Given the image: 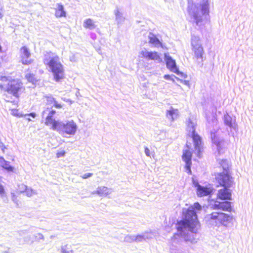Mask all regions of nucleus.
I'll return each instance as SVG.
<instances>
[{
  "label": "nucleus",
  "mask_w": 253,
  "mask_h": 253,
  "mask_svg": "<svg viewBox=\"0 0 253 253\" xmlns=\"http://www.w3.org/2000/svg\"><path fill=\"white\" fill-rule=\"evenodd\" d=\"M0 90L6 93L7 101H11L9 97L18 99L25 90L22 82L18 79H12L8 76H0Z\"/></svg>",
  "instance_id": "obj_1"
},
{
  "label": "nucleus",
  "mask_w": 253,
  "mask_h": 253,
  "mask_svg": "<svg viewBox=\"0 0 253 253\" xmlns=\"http://www.w3.org/2000/svg\"><path fill=\"white\" fill-rule=\"evenodd\" d=\"M184 216V219L177 222V230L183 232L188 229L192 232H196L197 229L200 226L196 212L193 210L188 209Z\"/></svg>",
  "instance_id": "obj_2"
},
{
  "label": "nucleus",
  "mask_w": 253,
  "mask_h": 253,
  "mask_svg": "<svg viewBox=\"0 0 253 253\" xmlns=\"http://www.w3.org/2000/svg\"><path fill=\"white\" fill-rule=\"evenodd\" d=\"M224 171L215 174L214 181L217 187H230L234 183V178L229 169L228 162L222 160L219 163Z\"/></svg>",
  "instance_id": "obj_3"
},
{
  "label": "nucleus",
  "mask_w": 253,
  "mask_h": 253,
  "mask_svg": "<svg viewBox=\"0 0 253 253\" xmlns=\"http://www.w3.org/2000/svg\"><path fill=\"white\" fill-rule=\"evenodd\" d=\"M47 61L45 65L47 66L52 73L54 81L59 82L65 78V69L63 65L60 61L58 55H55Z\"/></svg>",
  "instance_id": "obj_4"
},
{
  "label": "nucleus",
  "mask_w": 253,
  "mask_h": 253,
  "mask_svg": "<svg viewBox=\"0 0 253 253\" xmlns=\"http://www.w3.org/2000/svg\"><path fill=\"white\" fill-rule=\"evenodd\" d=\"M206 223L227 226L233 219V216L222 212L213 211L205 216Z\"/></svg>",
  "instance_id": "obj_5"
},
{
  "label": "nucleus",
  "mask_w": 253,
  "mask_h": 253,
  "mask_svg": "<svg viewBox=\"0 0 253 253\" xmlns=\"http://www.w3.org/2000/svg\"><path fill=\"white\" fill-rule=\"evenodd\" d=\"M188 12L191 15L196 24H198L202 21V16L207 14L209 10L206 4H194L189 8Z\"/></svg>",
  "instance_id": "obj_6"
},
{
  "label": "nucleus",
  "mask_w": 253,
  "mask_h": 253,
  "mask_svg": "<svg viewBox=\"0 0 253 253\" xmlns=\"http://www.w3.org/2000/svg\"><path fill=\"white\" fill-rule=\"evenodd\" d=\"M55 113V110H50L45 118L44 124L46 126H50L53 130L60 131L61 130V122L55 120L54 115Z\"/></svg>",
  "instance_id": "obj_7"
},
{
  "label": "nucleus",
  "mask_w": 253,
  "mask_h": 253,
  "mask_svg": "<svg viewBox=\"0 0 253 253\" xmlns=\"http://www.w3.org/2000/svg\"><path fill=\"white\" fill-rule=\"evenodd\" d=\"M20 62L24 65H28L33 63V60L30 58L31 53L26 46H23L20 49Z\"/></svg>",
  "instance_id": "obj_8"
},
{
  "label": "nucleus",
  "mask_w": 253,
  "mask_h": 253,
  "mask_svg": "<svg viewBox=\"0 0 253 253\" xmlns=\"http://www.w3.org/2000/svg\"><path fill=\"white\" fill-rule=\"evenodd\" d=\"M187 147L188 149L183 151L181 157L182 160L185 163V169H186L187 173L189 174H191V167L192 166V152L189 149V147L188 146Z\"/></svg>",
  "instance_id": "obj_9"
},
{
  "label": "nucleus",
  "mask_w": 253,
  "mask_h": 253,
  "mask_svg": "<svg viewBox=\"0 0 253 253\" xmlns=\"http://www.w3.org/2000/svg\"><path fill=\"white\" fill-rule=\"evenodd\" d=\"M77 128L76 123L73 120H71L67 122L66 124L61 123V130L59 131H62L66 134L73 135L76 133Z\"/></svg>",
  "instance_id": "obj_10"
},
{
  "label": "nucleus",
  "mask_w": 253,
  "mask_h": 253,
  "mask_svg": "<svg viewBox=\"0 0 253 253\" xmlns=\"http://www.w3.org/2000/svg\"><path fill=\"white\" fill-rule=\"evenodd\" d=\"M212 209L215 210H221L223 211L231 212L232 211V207L231 203L229 201H224L215 203L212 207Z\"/></svg>",
  "instance_id": "obj_11"
},
{
  "label": "nucleus",
  "mask_w": 253,
  "mask_h": 253,
  "mask_svg": "<svg viewBox=\"0 0 253 253\" xmlns=\"http://www.w3.org/2000/svg\"><path fill=\"white\" fill-rule=\"evenodd\" d=\"M198 41L199 40H197L195 37L192 40V49L197 59L202 58L203 53V47L199 44Z\"/></svg>",
  "instance_id": "obj_12"
},
{
  "label": "nucleus",
  "mask_w": 253,
  "mask_h": 253,
  "mask_svg": "<svg viewBox=\"0 0 253 253\" xmlns=\"http://www.w3.org/2000/svg\"><path fill=\"white\" fill-rule=\"evenodd\" d=\"M216 198L221 200H231V190L229 187H223L219 189L217 193Z\"/></svg>",
  "instance_id": "obj_13"
},
{
  "label": "nucleus",
  "mask_w": 253,
  "mask_h": 253,
  "mask_svg": "<svg viewBox=\"0 0 253 253\" xmlns=\"http://www.w3.org/2000/svg\"><path fill=\"white\" fill-rule=\"evenodd\" d=\"M141 54L143 58L148 60L158 61L159 62L162 61L159 54L156 51L148 52L142 51L141 52Z\"/></svg>",
  "instance_id": "obj_14"
},
{
  "label": "nucleus",
  "mask_w": 253,
  "mask_h": 253,
  "mask_svg": "<svg viewBox=\"0 0 253 253\" xmlns=\"http://www.w3.org/2000/svg\"><path fill=\"white\" fill-rule=\"evenodd\" d=\"M197 194L199 197H204L211 194L212 190L208 187H204L197 184Z\"/></svg>",
  "instance_id": "obj_15"
},
{
  "label": "nucleus",
  "mask_w": 253,
  "mask_h": 253,
  "mask_svg": "<svg viewBox=\"0 0 253 253\" xmlns=\"http://www.w3.org/2000/svg\"><path fill=\"white\" fill-rule=\"evenodd\" d=\"M165 57L167 68L171 71L176 73L177 69L176 66V63L174 60L166 54H165Z\"/></svg>",
  "instance_id": "obj_16"
},
{
  "label": "nucleus",
  "mask_w": 253,
  "mask_h": 253,
  "mask_svg": "<svg viewBox=\"0 0 253 253\" xmlns=\"http://www.w3.org/2000/svg\"><path fill=\"white\" fill-rule=\"evenodd\" d=\"M46 105H51L53 104V106L57 109H61L63 105L57 102L55 98L51 95H46L44 96Z\"/></svg>",
  "instance_id": "obj_17"
},
{
  "label": "nucleus",
  "mask_w": 253,
  "mask_h": 253,
  "mask_svg": "<svg viewBox=\"0 0 253 253\" xmlns=\"http://www.w3.org/2000/svg\"><path fill=\"white\" fill-rule=\"evenodd\" d=\"M224 122L226 126L230 127L236 128L237 126L235 120H233L232 117L228 114L224 116Z\"/></svg>",
  "instance_id": "obj_18"
},
{
  "label": "nucleus",
  "mask_w": 253,
  "mask_h": 253,
  "mask_svg": "<svg viewBox=\"0 0 253 253\" xmlns=\"http://www.w3.org/2000/svg\"><path fill=\"white\" fill-rule=\"evenodd\" d=\"M191 137L193 139L194 148H199L202 146V141L201 136L196 132L192 134Z\"/></svg>",
  "instance_id": "obj_19"
},
{
  "label": "nucleus",
  "mask_w": 253,
  "mask_h": 253,
  "mask_svg": "<svg viewBox=\"0 0 253 253\" xmlns=\"http://www.w3.org/2000/svg\"><path fill=\"white\" fill-rule=\"evenodd\" d=\"M0 164L1 167L7 171H13L14 168L11 166L9 162L5 161L3 157H0Z\"/></svg>",
  "instance_id": "obj_20"
},
{
  "label": "nucleus",
  "mask_w": 253,
  "mask_h": 253,
  "mask_svg": "<svg viewBox=\"0 0 253 253\" xmlns=\"http://www.w3.org/2000/svg\"><path fill=\"white\" fill-rule=\"evenodd\" d=\"M93 194H96L101 196H106L110 194V192L107 187L100 186L98 187L97 190L93 192Z\"/></svg>",
  "instance_id": "obj_21"
},
{
  "label": "nucleus",
  "mask_w": 253,
  "mask_h": 253,
  "mask_svg": "<svg viewBox=\"0 0 253 253\" xmlns=\"http://www.w3.org/2000/svg\"><path fill=\"white\" fill-rule=\"evenodd\" d=\"M55 15L56 17H61L66 16V12L64 10V7L62 4L58 3L57 8L55 10Z\"/></svg>",
  "instance_id": "obj_22"
},
{
  "label": "nucleus",
  "mask_w": 253,
  "mask_h": 253,
  "mask_svg": "<svg viewBox=\"0 0 253 253\" xmlns=\"http://www.w3.org/2000/svg\"><path fill=\"white\" fill-rule=\"evenodd\" d=\"M149 42L153 44L155 46H163L162 43L159 41L155 35H153L152 37L149 38Z\"/></svg>",
  "instance_id": "obj_23"
},
{
  "label": "nucleus",
  "mask_w": 253,
  "mask_h": 253,
  "mask_svg": "<svg viewBox=\"0 0 253 253\" xmlns=\"http://www.w3.org/2000/svg\"><path fill=\"white\" fill-rule=\"evenodd\" d=\"M187 127L189 130H192V134L196 133V123L194 122L192 120L188 119L187 122Z\"/></svg>",
  "instance_id": "obj_24"
},
{
  "label": "nucleus",
  "mask_w": 253,
  "mask_h": 253,
  "mask_svg": "<svg viewBox=\"0 0 253 253\" xmlns=\"http://www.w3.org/2000/svg\"><path fill=\"white\" fill-rule=\"evenodd\" d=\"M84 27L86 29H92L95 28V24L92 20L88 18L84 21Z\"/></svg>",
  "instance_id": "obj_25"
},
{
  "label": "nucleus",
  "mask_w": 253,
  "mask_h": 253,
  "mask_svg": "<svg viewBox=\"0 0 253 253\" xmlns=\"http://www.w3.org/2000/svg\"><path fill=\"white\" fill-rule=\"evenodd\" d=\"M25 78L28 82L32 83H34L37 81L35 75L32 73H29L26 75Z\"/></svg>",
  "instance_id": "obj_26"
},
{
  "label": "nucleus",
  "mask_w": 253,
  "mask_h": 253,
  "mask_svg": "<svg viewBox=\"0 0 253 253\" xmlns=\"http://www.w3.org/2000/svg\"><path fill=\"white\" fill-rule=\"evenodd\" d=\"M61 252L62 253H73L71 247L68 245H66L62 247Z\"/></svg>",
  "instance_id": "obj_27"
},
{
  "label": "nucleus",
  "mask_w": 253,
  "mask_h": 253,
  "mask_svg": "<svg viewBox=\"0 0 253 253\" xmlns=\"http://www.w3.org/2000/svg\"><path fill=\"white\" fill-rule=\"evenodd\" d=\"M25 195L28 197H31L33 195L36 194V192L34 190L32 189L31 188H29L28 187H26L24 191Z\"/></svg>",
  "instance_id": "obj_28"
},
{
  "label": "nucleus",
  "mask_w": 253,
  "mask_h": 253,
  "mask_svg": "<svg viewBox=\"0 0 253 253\" xmlns=\"http://www.w3.org/2000/svg\"><path fill=\"white\" fill-rule=\"evenodd\" d=\"M195 149L196 150H197V156L199 157V158H200L202 156V153L203 152V150H202V146H199V148H195Z\"/></svg>",
  "instance_id": "obj_29"
},
{
  "label": "nucleus",
  "mask_w": 253,
  "mask_h": 253,
  "mask_svg": "<svg viewBox=\"0 0 253 253\" xmlns=\"http://www.w3.org/2000/svg\"><path fill=\"white\" fill-rule=\"evenodd\" d=\"M18 110L16 109H13L11 110V113L13 116H17V117H21L22 115L19 113Z\"/></svg>",
  "instance_id": "obj_30"
},
{
  "label": "nucleus",
  "mask_w": 253,
  "mask_h": 253,
  "mask_svg": "<svg viewBox=\"0 0 253 253\" xmlns=\"http://www.w3.org/2000/svg\"><path fill=\"white\" fill-rule=\"evenodd\" d=\"M65 151H61L57 152L56 153V157L57 158H60L61 157H63L65 154Z\"/></svg>",
  "instance_id": "obj_31"
},
{
  "label": "nucleus",
  "mask_w": 253,
  "mask_h": 253,
  "mask_svg": "<svg viewBox=\"0 0 253 253\" xmlns=\"http://www.w3.org/2000/svg\"><path fill=\"white\" fill-rule=\"evenodd\" d=\"M176 110L173 109H171L167 111V114L169 115L171 117H173V115L175 114Z\"/></svg>",
  "instance_id": "obj_32"
},
{
  "label": "nucleus",
  "mask_w": 253,
  "mask_h": 253,
  "mask_svg": "<svg viewBox=\"0 0 253 253\" xmlns=\"http://www.w3.org/2000/svg\"><path fill=\"white\" fill-rule=\"evenodd\" d=\"M93 175L92 173H85L81 176L83 179H86L89 177H91Z\"/></svg>",
  "instance_id": "obj_33"
},
{
  "label": "nucleus",
  "mask_w": 253,
  "mask_h": 253,
  "mask_svg": "<svg viewBox=\"0 0 253 253\" xmlns=\"http://www.w3.org/2000/svg\"><path fill=\"white\" fill-rule=\"evenodd\" d=\"M194 208L197 210H201L202 209L201 205L198 202L195 203L194 204Z\"/></svg>",
  "instance_id": "obj_34"
},
{
  "label": "nucleus",
  "mask_w": 253,
  "mask_h": 253,
  "mask_svg": "<svg viewBox=\"0 0 253 253\" xmlns=\"http://www.w3.org/2000/svg\"><path fill=\"white\" fill-rule=\"evenodd\" d=\"M4 194V189L3 186L0 184V195L3 196Z\"/></svg>",
  "instance_id": "obj_35"
},
{
  "label": "nucleus",
  "mask_w": 253,
  "mask_h": 253,
  "mask_svg": "<svg viewBox=\"0 0 253 253\" xmlns=\"http://www.w3.org/2000/svg\"><path fill=\"white\" fill-rule=\"evenodd\" d=\"M145 153L146 155L147 156H150V150H149V149L147 147H146L145 148Z\"/></svg>",
  "instance_id": "obj_36"
},
{
  "label": "nucleus",
  "mask_w": 253,
  "mask_h": 253,
  "mask_svg": "<svg viewBox=\"0 0 253 253\" xmlns=\"http://www.w3.org/2000/svg\"><path fill=\"white\" fill-rule=\"evenodd\" d=\"M164 78L167 79V80H169V79H170L171 78H170V75H165L164 76Z\"/></svg>",
  "instance_id": "obj_37"
},
{
  "label": "nucleus",
  "mask_w": 253,
  "mask_h": 253,
  "mask_svg": "<svg viewBox=\"0 0 253 253\" xmlns=\"http://www.w3.org/2000/svg\"><path fill=\"white\" fill-rule=\"evenodd\" d=\"M28 115L32 117L33 118L35 117V116H36V114L34 113H31Z\"/></svg>",
  "instance_id": "obj_38"
},
{
  "label": "nucleus",
  "mask_w": 253,
  "mask_h": 253,
  "mask_svg": "<svg viewBox=\"0 0 253 253\" xmlns=\"http://www.w3.org/2000/svg\"><path fill=\"white\" fill-rule=\"evenodd\" d=\"M44 112H45L44 111H43L42 112V114H43L44 113Z\"/></svg>",
  "instance_id": "obj_39"
}]
</instances>
